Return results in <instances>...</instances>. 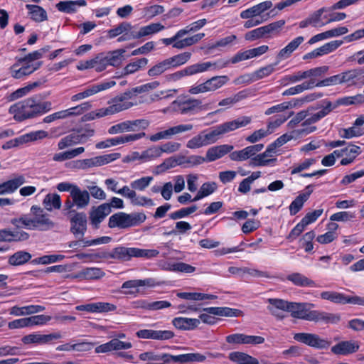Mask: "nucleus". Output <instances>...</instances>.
Instances as JSON below:
<instances>
[{"instance_id": "obj_34", "label": "nucleus", "mask_w": 364, "mask_h": 364, "mask_svg": "<svg viewBox=\"0 0 364 364\" xmlns=\"http://www.w3.org/2000/svg\"><path fill=\"white\" fill-rule=\"evenodd\" d=\"M172 324L178 329L190 331L196 328L200 325L198 318L176 317L172 320Z\"/></svg>"}, {"instance_id": "obj_40", "label": "nucleus", "mask_w": 364, "mask_h": 364, "mask_svg": "<svg viewBox=\"0 0 364 364\" xmlns=\"http://www.w3.org/2000/svg\"><path fill=\"white\" fill-rule=\"evenodd\" d=\"M361 153L360 147L354 144H349L343 148V157L341 161L342 166L350 164Z\"/></svg>"}, {"instance_id": "obj_41", "label": "nucleus", "mask_w": 364, "mask_h": 364, "mask_svg": "<svg viewBox=\"0 0 364 364\" xmlns=\"http://www.w3.org/2000/svg\"><path fill=\"white\" fill-rule=\"evenodd\" d=\"M203 311L216 316L227 317H238L242 314L240 310L229 307H208Z\"/></svg>"}, {"instance_id": "obj_56", "label": "nucleus", "mask_w": 364, "mask_h": 364, "mask_svg": "<svg viewBox=\"0 0 364 364\" xmlns=\"http://www.w3.org/2000/svg\"><path fill=\"white\" fill-rule=\"evenodd\" d=\"M345 296L344 294L333 291H322L320 294L322 299L340 304H344Z\"/></svg>"}, {"instance_id": "obj_48", "label": "nucleus", "mask_w": 364, "mask_h": 364, "mask_svg": "<svg viewBox=\"0 0 364 364\" xmlns=\"http://www.w3.org/2000/svg\"><path fill=\"white\" fill-rule=\"evenodd\" d=\"M191 58L190 52H184L166 59L169 68L178 67L186 63Z\"/></svg>"}, {"instance_id": "obj_10", "label": "nucleus", "mask_w": 364, "mask_h": 364, "mask_svg": "<svg viewBox=\"0 0 364 364\" xmlns=\"http://www.w3.org/2000/svg\"><path fill=\"white\" fill-rule=\"evenodd\" d=\"M252 118L250 117L243 116L212 127V129L218 141L223 134L233 132L239 128L246 127L250 124Z\"/></svg>"}, {"instance_id": "obj_47", "label": "nucleus", "mask_w": 364, "mask_h": 364, "mask_svg": "<svg viewBox=\"0 0 364 364\" xmlns=\"http://www.w3.org/2000/svg\"><path fill=\"white\" fill-rule=\"evenodd\" d=\"M364 102V96L362 94H358L354 96H347L338 99L333 105L334 109L337 108L340 105H351L362 104Z\"/></svg>"}, {"instance_id": "obj_18", "label": "nucleus", "mask_w": 364, "mask_h": 364, "mask_svg": "<svg viewBox=\"0 0 364 364\" xmlns=\"http://www.w3.org/2000/svg\"><path fill=\"white\" fill-rule=\"evenodd\" d=\"M92 107L90 102H85L80 105L57 112L47 116V123L53 122L59 119H65L71 116H77L82 114L85 110L89 109Z\"/></svg>"}, {"instance_id": "obj_1", "label": "nucleus", "mask_w": 364, "mask_h": 364, "mask_svg": "<svg viewBox=\"0 0 364 364\" xmlns=\"http://www.w3.org/2000/svg\"><path fill=\"white\" fill-rule=\"evenodd\" d=\"M306 303L289 302L288 312L296 318L306 320L309 321H323L326 323H337L341 317L338 314L327 313L316 310L308 311ZM313 306L312 304H310Z\"/></svg>"}, {"instance_id": "obj_42", "label": "nucleus", "mask_w": 364, "mask_h": 364, "mask_svg": "<svg viewBox=\"0 0 364 364\" xmlns=\"http://www.w3.org/2000/svg\"><path fill=\"white\" fill-rule=\"evenodd\" d=\"M176 295L178 298L196 301L213 300L218 298L216 295L201 292H178Z\"/></svg>"}, {"instance_id": "obj_7", "label": "nucleus", "mask_w": 364, "mask_h": 364, "mask_svg": "<svg viewBox=\"0 0 364 364\" xmlns=\"http://www.w3.org/2000/svg\"><path fill=\"white\" fill-rule=\"evenodd\" d=\"M146 218V215L142 213L128 214L124 212H119L112 215L109 218V227L111 228L117 227L127 228L144 223Z\"/></svg>"}, {"instance_id": "obj_43", "label": "nucleus", "mask_w": 364, "mask_h": 364, "mask_svg": "<svg viewBox=\"0 0 364 364\" xmlns=\"http://www.w3.org/2000/svg\"><path fill=\"white\" fill-rule=\"evenodd\" d=\"M85 0L60 1L56 4L57 9L62 12L71 14L75 12L77 9L86 6Z\"/></svg>"}, {"instance_id": "obj_13", "label": "nucleus", "mask_w": 364, "mask_h": 364, "mask_svg": "<svg viewBox=\"0 0 364 364\" xmlns=\"http://www.w3.org/2000/svg\"><path fill=\"white\" fill-rule=\"evenodd\" d=\"M217 141L212 128L205 129L193 136L186 142V147L190 149H198L213 144Z\"/></svg>"}, {"instance_id": "obj_25", "label": "nucleus", "mask_w": 364, "mask_h": 364, "mask_svg": "<svg viewBox=\"0 0 364 364\" xmlns=\"http://www.w3.org/2000/svg\"><path fill=\"white\" fill-rule=\"evenodd\" d=\"M70 230L76 238L83 237L87 228V218L82 213H75L70 219Z\"/></svg>"}, {"instance_id": "obj_44", "label": "nucleus", "mask_w": 364, "mask_h": 364, "mask_svg": "<svg viewBox=\"0 0 364 364\" xmlns=\"http://www.w3.org/2000/svg\"><path fill=\"white\" fill-rule=\"evenodd\" d=\"M41 309L42 307L40 306L30 305L22 307L14 306L10 309L9 314L15 316H21L37 313Z\"/></svg>"}, {"instance_id": "obj_8", "label": "nucleus", "mask_w": 364, "mask_h": 364, "mask_svg": "<svg viewBox=\"0 0 364 364\" xmlns=\"http://www.w3.org/2000/svg\"><path fill=\"white\" fill-rule=\"evenodd\" d=\"M95 134V130L91 128H82L75 130L70 134L63 137L58 142V146L59 149L78 144L85 143L90 137Z\"/></svg>"}, {"instance_id": "obj_28", "label": "nucleus", "mask_w": 364, "mask_h": 364, "mask_svg": "<svg viewBox=\"0 0 364 364\" xmlns=\"http://www.w3.org/2000/svg\"><path fill=\"white\" fill-rule=\"evenodd\" d=\"M29 238V234L23 230H0V242H22Z\"/></svg>"}, {"instance_id": "obj_11", "label": "nucleus", "mask_w": 364, "mask_h": 364, "mask_svg": "<svg viewBox=\"0 0 364 364\" xmlns=\"http://www.w3.org/2000/svg\"><path fill=\"white\" fill-rule=\"evenodd\" d=\"M193 128L191 124H180L176 126L170 127L165 129L159 130V132L149 136L148 139L151 142H157L161 140L170 139L174 136L180 134L183 132H189Z\"/></svg>"}, {"instance_id": "obj_16", "label": "nucleus", "mask_w": 364, "mask_h": 364, "mask_svg": "<svg viewBox=\"0 0 364 364\" xmlns=\"http://www.w3.org/2000/svg\"><path fill=\"white\" fill-rule=\"evenodd\" d=\"M331 11L329 7H322L311 13L306 18L301 21L299 23L300 28H305L309 26L313 27H323L328 24L327 16L324 13Z\"/></svg>"}, {"instance_id": "obj_36", "label": "nucleus", "mask_w": 364, "mask_h": 364, "mask_svg": "<svg viewBox=\"0 0 364 364\" xmlns=\"http://www.w3.org/2000/svg\"><path fill=\"white\" fill-rule=\"evenodd\" d=\"M286 279L297 287H317V284L314 280L299 272L289 274Z\"/></svg>"}, {"instance_id": "obj_15", "label": "nucleus", "mask_w": 364, "mask_h": 364, "mask_svg": "<svg viewBox=\"0 0 364 364\" xmlns=\"http://www.w3.org/2000/svg\"><path fill=\"white\" fill-rule=\"evenodd\" d=\"M341 83L348 87L364 85V70L355 68L340 73Z\"/></svg>"}, {"instance_id": "obj_29", "label": "nucleus", "mask_w": 364, "mask_h": 364, "mask_svg": "<svg viewBox=\"0 0 364 364\" xmlns=\"http://www.w3.org/2000/svg\"><path fill=\"white\" fill-rule=\"evenodd\" d=\"M112 211L110 205L108 203H103L96 208L92 210L90 214V219L92 225L98 228L99 225Z\"/></svg>"}, {"instance_id": "obj_49", "label": "nucleus", "mask_w": 364, "mask_h": 364, "mask_svg": "<svg viewBox=\"0 0 364 364\" xmlns=\"http://www.w3.org/2000/svg\"><path fill=\"white\" fill-rule=\"evenodd\" d=\"M165 27L159 23H154L149 25L142 26L139 28L136 33L137 38H141L144 36L153 35L163 31Z\"/></svg>"}, {"instance_id": "obj_5", "label": "nucleus", "mask_w": 364, "mask_h": 364, "mask_svg": "<svg viewBox=\"0 0 364 364\" xmlns=\"http://www.w3.org/2000/svg\"><path fill=\"white\" fill-rule=\"evenodd\" d=\"M11 223L18 229L39 230L46 225V213L43 208L38 205H32L28 214L12 218Z\"/></svg>"}, {"instance_id": "obj_17", "label": "nucleus", "mask_w": 364, "mask_h": 364, "mask_svg": "<svg viewBox=\"0 0 364 364\" xmlns=\"http://www.w3.org/2000/svg\"><path fill=\"white\" fill-rule=\"evenodd\" d=\"M115 82L113 80L102 82L98 84L92 85L88 87H87L82 92H78L72 96L71 100L73 102H76L81 100L82 99L89 97L92 96L100 92L106 90L112 87L115 85Z\"/></svg>"}, {"instance_id": "obj_50", "label": "nucleus", "mask_w": 364, "mask_h": 364, "mask_svg": "<svg viewBox=\"0 0 364 364\" xmlns=\"http://www.w3.org/2000/svg\"><path fill=\"white\" fill-rule=\"evenodd\" d=\"M124 49H118L112 52L105 53L106 59L109 65L117 67L124 60Z\"/></svg>"}, {"instance_id": "obj_37", "label": "nucleus", "mask_w": 364, "mask_h": 364, "mask_svg": "<svg viewBox=\"0 0 364 364\" xmlns=\"http://www.w3.org/2000/svg\"><path fill=\"white\" fill-rule=\"evenodd\" d=\"M70 196L73 199V204L77 208H84L89 204V193L87 191H82L78 186L74 188Z\"/></svg>"}, {"instance_id": "obj_6", "label": "nucleus", "mask_w": 364, "mask_h": 364, "mask_svg": "<svg viewBox=\"0 0 364 364\" xmlns=\"http://www.w3.org/2000/svg\"><path fill=\"white\" fill-rule=\"evenodd\" d=\"M159 251L155 249H141L138 247H117L112 250L109 257L122 261H129L133 257L151 259L159 255Z\"/></svg>"}, {"instance_id": "obj_52", "label": "nucleus", "mask_w": 364, "mask_h": 364, "mask_svg": "<svg viewBox=\"0 0 364 364\" xmlns=\"http://www.w3.org/2000/svg\"><path fill=\"white\" fill-rule=\"evenodd\" d=\"M217 189V185L214 182L204 183L200 188L193 201H198L205 197L211 195Z\"/></svg>"}, {"instance_id": "obj_63", "label": "nucleus", "mask_w": 364, "mask_h": 364, "mask_svg": "<svg viewBox=\"0 0 364 364\" xmlns=\"http://www.w3.org/2000/svg\"><path fill=\"white\" fill-rule=\"evenodd\" d=\"M364 134L363 129L356 127L353 124L348 129H343L339 132L341 137L345 139H351L362 136Z\"/></svg>"}, {"instance_id": "obj_22", "label": "nucleus", "mask_w": 364, "mask_h": 364, "mask_svg": "<svg viewBox=\"0 0 364 364\" xmlns=\"http://www.w3.org/2000/svg\"><path fill=\"white\" fill-rule=\"evenodd\" d=\"M227 343L230 344H251L258 345L264 342V338L259 336L246 335L244 333H234L225 338Z\"/></svg>"}, {"instance_id": "obj_57", "label": "nucleus", "mask_w": 364, "mask_h": 364, "mask_svg": "<svg viewBox=\"0 0 364 364\" xmlns=\"http://www.w3.org/2000/svg\"><path fill=\"white\" fill-rule=\"evenodd\" d=\"M148 63V60L145 58L135 60L133 62L129 63L126 65L124 69L125 75L133 74L135 72L139 70L142 68H144Z\"/></svg>"}, {"instance_id": "obj_54", "label": "nucleus", "mask_w": 364, "mask_h": 364, "mask_svg": "<svg viewBox=\"0 0 364 364\" xmlns=\"http://www.w3.org/2000/svg\"><path fill=\"white\" fill-rule=\"evenodd\" d=\"M343 43V41L341 40H335L323 44L321 47L316 48L318 56L321 57L335 51Z\"/></svg>"}, {"instance_id": "obj_64", "label": "nucleus", "mask_w": 364, "mask_h": 364, "mask_svg": "<svg viewBox=\"0 0 364 364\" xmlns=\"http://www.w3.org/2000/svg\"><path fill=\"white\" fill-rule=\"evenodd\" d=\"M161 156L159 146H153L142 151L143 162L154 161Z\"/></svg>"}, {"instance_id": "obj_3", "label": "nucleus", "mask_w": 364, "mask_h": 364, "mask_svg": "<svg viewBox=\"0 0 364 364\" xmlns=\"http://www.w3.org/2000/svg\"><path fill=\"white\" fill-rule=\"evenodd\" d=\"M109 105L106 108H101L88 114V119L112 115L123 110H126L137 105L134 95L131 92H124L115 97L109 102Z\"/></svg>"}, {"instance_id": "obj_45", "label": "nucleus", "mask_w": 364, "mask_h": 364, "mask_svg": "<svg viewBox=\"0 0 364 364\" xmlns=\"http://www.w3.org/2000/svg\"><path fill=\"white\" fill-rule=\"evenodd\" d=\"M164 269L168 271L182 273H192L196 270V267L181 262H168Z\"/></svg>"}, {"instance_id": "obj_32", "label": "nucleus", "mask_w": 364, "mask_h": 364, "mask_svg": "<svg viewBox=\"0 0 364 364\" xmlns=\"http://www.w3.org/2000/svg\"><path fill=\"white\" fill-rule=\"evenodd\" d=\"M313 191V185L306 186L304 192L301 193L290 204L289 211L291 215H296L301 209L304 203L309 199Z\"/></svg>"}, {"instance_id": "obj_62", "label": "nucleus", "mask_w": 364, "mask_h": 364, "mask_svg": "<svg viewBox=\"0 0 364 364\" xmlns=\"http://www.w3.org/2000/svg\"><path fill=\"white\" fill-rule=\"evenodd\" d=\"M153 180L154 178L152 176L141 177L132 181L130 183V186L134 190L143 191L150 185Z\"/></svg>"}, {"instance_id": "obj_53", "label": "nucleus", "mask_w": 364, "mask_h": 364, "mask_svg": "<svg viewBox=\"0 0 364 364\" xmlns=\"http://www.w3.org/2000/svg\"><path fill=\"white\" fill-rule=\"evenodd\" d=\"M104 275V272L97 267L85 268L79 273V277L85 279H97Z\"/></svg>"}, {"instance_id": "obj_26", "label": "nucleus", "mask_w": 364, "mask_h": 364, "mask_svg": "<svg viewBox=\"0 0 364 364\" xmlns=\"http://www.w3.org/2000/svg\"><path fill=\"white\" fill-rule=\"evenodd\" d=\"M116 306L109 302H95L84 305H79L75 307L77 311H85L89 313H107L114 311Z\"/></svg>"}, {"instance_id": "obj_46", "label": "nucleus", "mask_w": 364, "mask_h": 364, "mask_svg": "<svg viewBox=\"0 0 364 364\" xmlns=\"http://www.w3.org/2000/svg\"><path fill=\"white\" fill-rule=\"evenodd\" d=\"M315 87V80L314 79H311L308 81L304 82L303 83L300 85H297L294 87H291L282 93L284 96L287 95H294L296 94L301 93L302 92L311 90L312 88Z\"/></svg>"}, {"instance_id": "obj_30", "label": "nucleus", "mask_w": 364, "mask_h": 364, "mask_svg": "<svg viewBox=\"0 0 364 364\" xmlns=\"http://www.w3.org/2000/svg\"><path fill=\"white\" fill-rule=\"evenodd\" d=\"M359 347L358 342L355 341H341L331 348V352L336 355H347L358 351Z\"/></svg>"}, {"instance_id": "obj_24", "label": "nucleus", "mask_w": 364, "mask_h": 364, "mask_svg": "<svg viewBox=\"0 0 364 364\" xmlns=\"http://www.w3.org/2000/svg\"><path fill=\"white\" fill-rule=\"evenodd\" d=\"M136 336L141 339H153V340H168L174 336V333L169 330H152V329H141L136 333Z\"/></svg>"}, {"instance_id": "obj_23", "label": "nucleus", "mask_w": 364, "mask_h": 364, "mask_svg": "<svg viewBox=\"0 0 364 364\" xmlns=\"http://www.w3.org/2000/svg\"><path fill=\"white\" fill-rule=\"evenodd\" d=\"M276 154L277 151H274L269 145L265 151L262 154H257L252 158L250 166L253 167L269 166L272 162L276 161Z\"/></svg>"}, {"instance_id": "obj_12", "label": "nucleus", "mask_w": 364, "mask_h": 364, "mask_svg": "<svg viewBox=\"0 0 364 364\" xmlns=\"http://www.w3.org/2000/svg\"><path fill=\"white\" fill-rule=\"evenodd\" d=\"M149 126L146 119L127 120L110 127L108 133L117 134L123 132H136L139 129H146Z\"/></svg>"}, {"instance_id": "obj_21", "label": "nucleus", "mask_w": 364, "mask_h": 364, "mask_svg": "<svg viewBox=\"0 0 364 364\" xmlns=\"http://www.w3.org/2000/svg\"><path fill=\"white\" fill-rule=\"evenodd\" d=\"M45 136L46 132L44 131L32 132L7 141L2 146V148L4 149H9L23 144L43 139Z\"/></svg>"}, {"instance_id": "obj_59", "label": "nucleus", "mask_w": 364, "mask_h": 364, "mask_svg": "<svg viewBox=\"0 0 364 364\" xmlns=\"http://www.w3.org/2000/svg\"><path fill=\"white\" fill-rule=\"evenodd\" d=\"M31 255L24 251H18L11 255L9 259V263L11 265H21L28 262Z\"/></svg>"}, {"instance_id": "obj_55", "label": "nucleus", "mask_w": 364, "mask_h": 364, "mask_svg": "<svg viewBox=\"0 0 364 364\" xmlns=\"http://www.w3.org/2000/svg\"><path fill=\"white\" fill-rule=\"evenodd\" d=\"M229 80V78L226 75L215 76L206 80V84L209 92H213L223 85H225Z\"/></svg>"}, {"instance_id": "obj_60", "label": "nucleus", "mask_w": 364, "mask_h": 364, "mask_svg": "<svg viewBox=\"0 0 364 364\" xmlns=\"http://www.w3.org/2000/svg\"><path fill=\"white\" fill-rule=\"evenodd\" d=\"M355 214L351 211H341L332 214L330 216V220L333 222H349L355 219Z\"/></svg>"}, {"instance_id": "obj_14", "label": "nucleus", "mask_w": 364, "mask_h": 364, "mask_svg": "<svg viewBox=\"0 0 364 364\" xmlns=\"http://www.w3.org/2000/svg\"><path fill=\"white\" fill-rule=\"evenodd\" d=\"M294 339L317 349H326L330 346V341L321 338L318 335L309 333H298L294 334Z\"/></svg>"}, {"instance_id": "obj_9", "label": "nucleus", "mask_w": 364, "mask_h": 364, "mask_svg": "<svg viewBox=\"0 0 364 364\" xmlns=\"http://www.w3.org/2000/svg\"><path fill=\"white\" fill-rule=\"evenodd\" d=\"M205 36V33H199L191 36L185 37L181 31L178 30L176 34L171 38H162L161 41L166 46L171 45L176 49H183L198 43Z\"/></svg>"}, {"instance_id": "obj_4", "label": "nucleus", "mask_w": 364, "mask_h": 364, "mask_svg": "<svg viewBox=\"0 0 364 364\" xmlns=\"http://www.w3.org/2000/svg\"><path fill=\"white\" fill-rule=\"evenodd\" d=\"M45 109L46 103L36 96L13 105L9 108V113L14 115L15 119L22 121L43 113Z\"/></svg>"}, {"instance_id": "obj_19", "label": "nucleus", "mask_w": 364, "mask_h": 364, "mask_svg": "<svg viewBox=\"0 0 364 364\" xmlns=\"http://www.w3.org/2000/svg\"><path fill=\"white\" fill-rule=\"evenodd\" d=\"M201 101L197 99L189 98L186 100H174L171 108L173 112L181 114H187L201 107Z\"/></svg>"}, {"instance_id": "obj_33", "label": "nucleus", "mask_w": 364, "mask_h": 364, "mask_svg": "<svg viewBox=\"0 0 364 364\" xmlns=\"http://www.w3.org/2000/svg\"><path fill=\"white\" fill-rule=\"evenodd\" d=\"M24 183H26L25 177L23 175H18L0 183V196L13 193Z\"/></svg>"}, {"instance_id": "obj_61", "label": "nucleus", "mask_w": 364, "mask_h": 364, "mask_svg": "<svg viewBox=\"0 0 364 364\" xmlns=\"http://www.w3.org/2000/svg\"><path fill=\"white\" fill-rule=\"evenodd\" d=\"M316 162L314 158L305 159L304 161L294 164L291 168V174H296L303 171L309 169L312 165Z\"/></svg>"}, {"instance_id": "obj_31", "label": "nucleus", "mask_w": 364, "mask_h": 364, "mask_svg": "<svg viewBox=\"0 0 364 364\" xmlns=\"http://www.w3.org/2000/svg\"><path fill=\"white\" fill-rule=\"evenodd\" d=\"M233 148V146L228 144L212 146L206 151V160L208 162H213L221 159L227 154L231 153Z\"/></svg>"}, {"instance_id": "obj_58", "label": "nucleus", "mask_w": 364, "mask_h": 364, "mask_svg": "<svg viewBox=\"0 0 364 364\" xmlns=\"http://www.w3.org/2000/svg\"><path fill=\"white\" fill-rule=\"evenodd\" d=\"M120 157L119 153H112L93 157L94 166H102L108 164Z\"/></svg>"}, {"instance_id": "obj_51", "label": "nucleus", "mask_w": 364, "mask_h": 364, "mask_svg": "<svg viewBox=\"0 0 364 364\" xmlns=\"http://www.w3.org/2000/svg\"><path fill=\"white\" fill-rule=\"evenodd\" d=\"M214 65L210 62H204L196 63L185 68L187 76L193 75L196 74L204 73L208 70Z\"/></svg>"}, {"instance_id": "obj_20", "label": "nucleus", "mask_w": 364, "mask_h": 364, "mask_svg": "<svg viewBox=\"0 0 364 364\" xmlns=\"http://www.w3.org/2000/svg\"><path fill=\"white\" fill-rule=\"evenodd\" d=\"M264 148L263 144H257L248 146L241 150L232 151L230 154V159L235 161H244L249 159L250 160Z\"/></svg>"}, {"instance_id": "obj_27", "label": "nucleus", "mask_w": 364, "mask_h": 364, "mask_svg": "<svg viewBox=\"0 0 364 364\" xmlns=\"http://www.w3.org/2000/svg\"><path fill=\"white\" fill-rule=\"evenodd\" d=\"M268 303L269 306L267 309L274 316L280 319L285 317V313L288 312L289 301L279 299H269Z\"/></svg>"}, {"instance_id": "obj_39", "label": "nucleus", "mask_w": 364, "mask_h": 364, "mask_svg": "<svg viewBox=\"0 0 364 364\" xmlns=\"http://www.w3.org/2000/svg\"><path fill=\"white\" fill-rule=\"evenodd\" d=\"M159 285V283L153 278H146L144 279L129 280L122 284V289H132L139 287L152 288Z\"/></svg>"}, {"instance_id": "obj_2", "label": "nucleus", "mask_w": 364, "mask_h": 364, "mask_svg": "<svg viewBox=\"0 0 364 364\" xmlns=\"http://www.w3.org/2000/svg\"><path fill=\"white\" fill-rule=\"evenodd\" d=\"M45 53L44 48L35 50L23 58H16V62L10 67L11 76L21 79L38 70L42 65L41 60Z\"/></svg>"}, {"instance_id": "obj_35", "label": "nucleus", "mask_w": 364, "mask_h": 364, "mask_svg": "<svg viewBox=\"0 0 364 364\" xmlns=\"http://www.w3.org/2000/svg\"><path fill=\"white\" fill-rule=\"evenodd\" d=\"M304 41V38L303 36H298L294 38L284 48L279 50L277 54V58L280 60L289 58Z\"/></svg>"}, {"instance_id": "obj_38", "label": "nucleus", "mask_w": 364, "mask_h": 364, "mask_svg": "<svg viewBox=\"0 0 364 364\" xmlns=\"http://www.w3.org/2000/svg\"><path fill=\"white\" fill-rule=\"evenodd\" d=\"M228 358L235 364H258L257 358L240 351L230 353Z\"/></svg>"}]
</instances>
